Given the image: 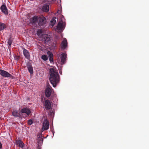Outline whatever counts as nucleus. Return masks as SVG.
Segmentation results:
<instances>
[{
    "mask_svg": "<svg viewBox=\"0 0 149 149\" xmlns=\"http://www.w3.org/2000/svg\"><path fill=\"white\" fill-rule=\"evenodd\" d=\"M50 77L49 79L53 86L55 87L59 81V76L57 72L53 68L49 70Z\"/></svg>",
    "mask_w": 149,
    "mask_h": 149,
    "instance_id": "f257e3e1",
    "label": "nucleus"
},
{
    "mask_svg": "<svg viewBox=\"0 0 149 149\" xmlns=\"http://www.w3.org/2000/svg\"><path fill=\"white\" fill-rule=\"evenodd\" d=\"M65 26V23L63 22H58L57 25L56 26L55 30L58 32H61L64 29Z\"/></svg>",
    "mask_w": 149,
    "mask_h": 149,
    "instance_id": "f03ea898",
    "label": "nucleus"
},
{
    "mask_svg": "<svg viewBox=\"0 0 149 149\" xmlns=\"http://www.w3.org/2000/svg\"><path fill=\"white\" fill-rule=\"evenodd\" d=\"M42 123V128L41 130V133H42L43 131L48 129L49 127V122L46 118L44 119V121Z\"/></svg>",
    "mask_w": 149,
    "mask_h": 149,
    "instance_id": "7ed1b4c3",
    "label": "nucleus"
},
{
    "mask_svg": "<svg viewBox=\"0 0 149 149\" xmlns=\"http://www.w3.org/2000/svg\"><path fill=\"white\" fill-rule=\"evenodd\" d=\"M45 20V18L44 17H38L37 23L39 26H43L46 23Z\"/></svg>",
    "mask_w": 149,
    "mask_h": 149,
    "instance_id": "20e7f679",
    "label": "nucleus"
},
{
    "mask_svg": "<svg viewBox=\"0 0 149 149\" xmlns=\"http://www.w3.org/2000/svg\"><path fill=\"white\" fill-rule=\"evenodd\" d=\"M42 37V41L46 44H47V43L50 41L51 38L50 36L47 34L43 35Z\"/></svg>",
    "mask_w": 149,
    "mask_h": 149,
    "instance_id": "39448f33",
    "label": "nucleus"
},
{
    "mask_svg": "<svg viewBox=\"0 0 149 149\" xmlns=\"http://www.w3.org/2000/svg\"><path fill=\"white\" fill-rule=\"evenodd\" d=\"M21 114L22 115L23 113H25L27 116H29L31 113L30 110L29 109L27 108H23L22 109L20 110Z\"/></svg>",
    "mask_w": 149,
    "mask_h": 149,
    "instance_id": "423d86ee",
    "label": "nucleus"
},
{
    "mask_svg": "<svg viewBox=\"0 0 149 149\" xmlns=\"http://www.w3.org/2000/svg\"><path fill=\"white\" fill-rule=\"evenodd\" d=\"M0 74L2 76L5 77H12L11 74L6 71L5 70H0Z\"/></svg>",
    "mask_w": 149,
    "mask_h": 149,
    "instance_id": "0eeeda50",
    "label": "nucleus"
},
{
    "mask_svg": "<svg viewBox=\"0 0 149 149\" xmlns=\"http://www.w3.org/2000/svg\"><path fill=\"white\" fill-rule=\"evenodd\" d=\"M45 108L46 110H49L52 108V105L49 100L45 101L44 104Z\"/></svg>",
    "mask_w": 149,
    "mask_h": 149,
    "instance_id": "6e6552de",
    "label": "nucleus"
},
{
    "mask_svg": "<svg viewBox=\"0 0 149 149\" xmlns=\"http://www.w3.org/2000/svg\"><path fill=\"white\" fill-rule=\"evenodd\" d=\"M23 50V54L25 58L28 59L30 58V55L29 52L24 48H22Z\"/></svg>",
    "mask_w": 149,
    "mask_h": 149,
    "instance_id": "1a4fd4ad",
    "label": "nucleus"
},
{
    "mask_svg": "<svg viewBox=\"0 0 149 149\" xmlns=\"http://www.w3.org/2000/svg\"><path fill=\"white\" fill-rule=\"evenodd\" d=\"M52 88H50L49 87H47V88L45 90V94L46 96L47 97H49L52 93Z\"/></svg>",
    "mask_w": 149,
    "mask_h": 149,
    "instance_id": "9d476101",
    "label": "nucleus"
},
{
    "mask_svg": "<svg viewBox=\"0 0 149 149\" xmlns=\"http://www.w3.org/2000/svg\"><path fill=\"white\" fill-rule=\"evenodd\" d=\"M0 9L1 11L5 14L6 15L8 14V9L6 5H2Z\"/></svg>",
    "mask_w": 149,
    "mask_h": 149,
    "instance_id": "9b49d317",
    "label": "nucleus"
},
{
    "mask_svg": "<svg viewBox=\"0 0 149 149\" xmlns=\"http://www.w3.org/2000/svg\"><path fill=\"white\" fill-rule=\"evenodd\" d=\"M67 42L66 39L64 38L61 43L62 45L61 48L63 49H65L67 46Z\"/></svg>",
    "mask_w": 149,
    "mask_h": 149,
    "instance_id": "f8f14e48",
    "label": "nucleus"
},
{
    "mask_svg": "<svg viewBox=\"0 0 149 149\" xmlns=\"http://www.w3.org/2000/svg\"><path fill=\"white\" fill-rule=\"evenodd\" d=\"M66 55L64 53H62L61 55V61L62 64H64L66 60Z\"/></svg>",
    "mask_w": 149,
    "mask_h": 149,
    "instance_id": "ddd939ff",
    "label": "nucleus"
},
{
    "mask_svg": "<svg viewBox=\"0 0 149 149\" xmlns=\"http://www.w3.org/2000/svg\"><path fill=\"white\" fill-rule=\"evenodd\" d=\"M42 10L44 11H48L49 10V5L47 4H44L42 8Z\"/></svg>",
    "mask_w": 149,
    "mask_h": 149,
    "instance_id": "4468645a",
    "label": "nucleus"
},
{
    "mask_svg": "<svg viewBox=\"0 0 149 149\" xmlns=\"http://www.w3.org/2000/svg\"><path fill=\"white\" fill-rule=\"evenodd\" d=\"M38 16H35L32 18V20L31 21V23L33 24H36L38 22Z\"/></svg>",
    "mask_w": 149,
    "mask_h": 149,
    "instance_id": "2eb2a0df",
    "label": "nucleus"
},
{
    "mask_svg": "<svg viewBox=\"0 0 149 149\" xmlns=\"http://www.w3.org/2000/svg\"><path fill=\"white\" fill-rule=\"evenodd\" d=\"M12 115L14 116L18 117L21 116L20 111H14L12 112Z\"/></svg>",
    "mask_w": 149,
    "mask_h": 149,
    "instance_id": "dca6fc26",
    "label": "nucleus"
},
{
    "mask_svg": "<svg viewBox=\"0 0 149 149\" xmlns=\"http://www.w3.org/2000/svg\"><path fill=\"white\" fill-rule=\"evenodd\" d=\"M42 133H41V130L40 132L39 133L38 135V138H39V141L40 142L42 143L43 142V139L42 138V136L41 135Z\"/></svg>",
    "mask_w": 149,
    "mask_h": 149,
    "instance_id": "f3484780",
    "label": "nucleus"
},
{
    "mask_svg": "<svg viewBox=\"0 0 149 149\" xmlns=\"http://www.w3.org/2000/svg\"><path fill=\"white\" fill-rule=\"evenodd\" d=\"M16 143L21 148H23L24 146V144L21 140H18L16 142Z\"/></svg>",
    "mask_w": 149,
    "mask_h": 149,
    "instance_id": "a211bd4d",
    "label": "nucleus"
},
{
    "mask_svg": "<svg viewBox=\"0 0 149 149\" xmlns=\"http://www.w3.org/2000/svg\"><path fill=\"white\" fill-rule=\"evenodd\" d=\"M28 70L31 74L33 73V70L31 65L29 64L27 65Z\"/></svg>",
    "mask_w": 149,
    "mask_h": 149,
    "instance_id": "6ab92c4d",
    "label": "nucleus"
},
{
    "mask_svg": "<svg viewBox=\"0 0 149 149\" xmlns=\"http://www.w3.org/2000/svg\"><path fill=\"white\" fill-rule=\"evenodd\" d=\"M55 19L56 18L54 17L50 21V25H52V26L55 24L56 22Z\"/></svg>",
    "mask_w": 149,
    "mask_h": 149,
    "instance_id": "aec40b11",
    "label": "nucleus"
},
{
    "mask_svg": "<svg viewBox=\"0 0 149 149\" xmlns=\"http://www.w3.org/2000/svg\"><path fill=\"white\" fill-rule=\"evenodd\" d=\"M5 28L6 25L4 24L0 23V31L3 30Z\"/></svg>",
    "mask_w": 149,
    "mask_h": 149,
    "instance_id": "412c9836",
    "label": "nucleus"
},
{
    "mask_svg": "<svg viewBox=\"0 0 149 149\" xmlns=\"http://www.w3.org/2000/svg\"><path fill=\"white\" fill-rule=\"evenodd\" d=\"M41 58L44 61H46L48 59V57L47 55H43L41 56Z\"/></svg>",
    "mask_w": 149,
    "mask_h": 149,
    "instance_id": "4be33fe9",
    "label": "nucleus"
},
{
    "mask_svg": "<svg viewBox=\"0 0 149 149\" xmlns=\"http://www.w3.org/2000/svg\"><path fill=\"white\" fill-rule=\"evenodd\" d=\"M42 33V30L40 29H38L37 32V34L38 36H40Z\"/></svg>",
    "mask_w": 149,
    "mask_h": 149,
    "instance_id": "5701e85b",
    "label": "nucleus"
},
{
    "mask_svg": "<svg viewBox=\"0 0 149 149\" xmlns=\"http://www.w3.org/2000/svg\"><path fill=\"white\" fill-rule=\"evenodd\" d=\"M47 54L48 56L49 57L53 56V54L50 51H48L47 52Z\"/></svg>",
    "mask_w": 149,
    "mask_h": 149,
    "instance_id": "b1692460",
    "label": "nucleus"
},
{
    "mask_svg": "<svg viewBox=\"0 0 149 149\" xmlns=\"http://www.w3.org/2000/svg\"><path fill=\"white\" fill-rule=\"evenodd\" d=\"M12 41L10 39H9L8 40V45H9V46H10L12 44Z\"/></svg>",
    "mask_w": 149,
    "mask_h": 149,
    "instance_id": "393cba45",
    "label": "nucleus"
},
{
    "mask_svg": "<svg viewBox=\"0 0 149 149\" xmlns=\"http://www.w3.org/2000/svg\"><path fill=\"white\" fill-rule=\"evenodd\" d=\"M33 122L32 120L31 119L29 120L28 121V124L30 125L32 124Z\"/></svg>",
    "mask_w": 149,
    "mask_h": 149,
    "instance_id": "a878e982",
    "label": "nucleus"
},
{
    "mask_svg": "<svg viewBox=\"0 0 149 149\" xmlns=\"http://www.w3.org/2000/svg\"><path fill=\"white\" fill-rule=\"evenodd\" d=\"M49 59L50 62L52 63L53 62V56L49 57Z\"/></svg>",
    "mask_w": 149,
    "mask_h": 149,
    "instance_id": "bb28decb",
    "label": "nucleus"
},
{
    "mask_svg": "<svg viewBox=\"0 0 149 149\" xmlns=\"http://www.w3.org/2000/svg\"><path fill=\"white\" fill-rule=\"evenodd\" d=\"M19 58V57L18 56H15V59L17 61Z\"/></svg>",
    "mask_w": 149,
    "mask_h": 149,
    "instance_id": "cd10ccee",
    "label": "nucleus"
},
{
    "mask_svg": "<svg viewBox=\"0 0 149 149\" xmlns=\"http://www.w3.org/2000/svg\"><path fill=\"white\" fill-rule=\"evenodd\" d=\"M51 131L53 134V136L54 135V133H55V132L54 131V129H53L52 128L51 129Z\"/></svg>",
    "mask_w": 149,
    "mask_h": 149,
    "instance_id": "c85d7f7f",
    "label": "nucleus"
},
{
    "mask_svg": "<svg viewBox=\"0 0 149 149\" xmlns=\"http://www.w3.org/2000/svg\"><path fill=\"white\" fill-rule=\"evenodd\" d=\"M2 148V145L1 142H0V149Z\"/></svg>",
    "mask_w": 149,
    "mask_h": 149,
    "instance_id": "c756f323",
    "label": "nucleus"
},
{
    "mask_svg": "<svg viewBox=\"0 0 149 149\" xmlns=\"http://www.w3.org/2000/svg\"><path fill=\"white\" fill-rule=\"evenodd\" d=\"M59 72H60V74H61V71H59Z\"/></svg>",
    "mask_w": 149,
    "mask_h": 149,
    "instance_id": "7c9ffc66",
    "label": "nucleus"
}]
</instances>
